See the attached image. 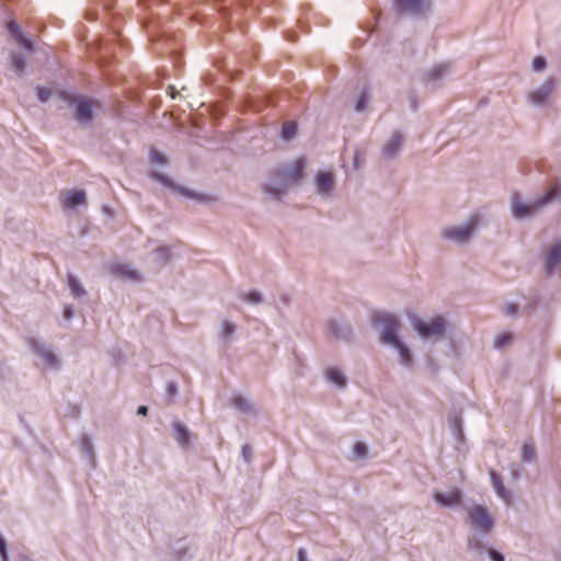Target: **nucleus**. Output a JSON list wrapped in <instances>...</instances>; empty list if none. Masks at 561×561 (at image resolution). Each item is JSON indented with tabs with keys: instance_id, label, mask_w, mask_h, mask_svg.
I'll return each mask as SVG.
<instances>
[{
	"instance_id": "nucleus-29",
	"label": "nucleus",
	"mask_w": 561,
	"mask_h": 561,
	"mask_svg": "<svg viewBox=\"0 0 561 561\" xmlns=\"http://www.w3.org/2000/svg\"><path fill=\"white\" fill-rule=\"evenodd\" d=\"M353 451L357 458H363L367 454V447L364 443L357 442L353 447Z\"/></svg>"
},
{
	"instance_id": "nucleus-45",
	"label": "nucleus",
	"mask_w": 561,
	"mask_h": 561,
	"mask_svg": "<svg viewBox=\"0 0 561 561\" xmlns=\"http://www.w3.org/2000/svg\"><path fill=\"white\" fill-rule=\"evenodd\" d=\"M249 453H250L249 448L244 447L243 448V454H244V457L247 458V460L249 459Z\"/></svg>"
},
{
	"instance_id": "nucleus-26",
	"label": "nucleus",
	"mask_w": 561,
	"mask_h": 561,
	"mask_svg": "<svg viewBox=\"0 0 561 561\" xmlns=\"http://www.w3.org/2000/svg\"><path fill=\"white\" fill-rule=\"evenodd\" d=\"M513 341V335L511 333H502L495 339V346L497 348H503L510 345Z\"/></svg>"
},
{
	"instance_id": "nucleus-38",
	"label": "nucleus",
	"mask_w": 561,
	"mask_h": 561,
	"mask_svg": "<svg viewBox=\"0 0 561 561\" xmlns=\"http://www.w3.org/2000/svg\"><path fill=\"white\" fill-rule=\"evenodd\" d=\"M489 556L492 559V561H504V557L493 549H489Z\"/></svg>"
},
{
	"instance_id": "nucleus-31",
	"label": "nucleus",
	"mask_w": 561,
	"mask_h": 561,
	"mask_svg": "<svg viewBox=\"0 0 561 561\" xmlns=\"http://www.w3.org/2000/svg\"><path fill=\"white\" fill-rule=\"evenodd\" d=\"M39 353L48 365L55 366L57 364V358L49 351H39Z\"/></svg>"
},
{
	"instance_id": "nucleus-36",
	"label": "nucleus",
	"mask_w": 561,
	"mask_h": 561,
	"mask_svg": "<svg viewBox=\"0 0 561 561\" xmlns=\"http://www.w3.org/2000/svg\"><path fill=\"white\" fill-rule=\"evenodd\" d=\"M0 554L2 557V561H8V553H7V545L4 539L0 536Z\"/></svg>"
},
{
	"instance_id": "nucleus-23",
	"label": "nucleus",
	"mask_w": 561,
	"mask_h": 561,
	"mask_svg": "<svg viewBox=\"0 0 561 561\" xmlns=\"http://www.w3.org/2000/svg\"><path fill=\"white\" fill-rule=\"evenodd\" d=\"M491 479H492V482H493V486H494L496 493L499 494V496H501L504 500H507L506 490H505V488L503 485L501 477L496 472L492 471L491 472Z\"/></svg>"
},
{
	"instance_id": "nucleus-40",
	"label": "nucleus",
	"mask_w": 561,
	"mask_h": 561,
	"mask_svg": "<svg viewBox=\"0 0 561 561\" xmlns=\"http://www.w3.org/2000/svg\"><path fill=\"white\" fill-rule=\"evenodd\" d=\"M298 561H308L306 551L304 549L298 550Z\"/></svg>"
},
{
	"instance_id": "nucleus-11",
	"label": "nucleus",
	"mask_w": 561,
	"mask_h": 561,
	"mask_svg": "<svg viewBox=\"0 0 561 561\" xmlns=\"http://www.w3.org/2000/svg\"><path fill=\"white\" fill-rule=\"evenodd\" d=\"M305 160L302 158L297 159L291 169L283 172V179L286 184H295L304 176Z\"/></svg>"
},
{
	"instance_id": "nucleus-3",
	"label": "nucleus",
	"mask_w": 561,
	"mask_h": 561,
	"mask_svg": "<svg viewBox=\"0 0 561 561\" xmlns=\"http://www.w3.org/2000/svg\"><path fill=\"white\" fill-rule=\"evenodd\" d=\"M559 79L550 76L542 83L528 92V100L534 104L550 103L559 87Z\"/></svg>"
},
{
	"instance_id": "nucleus-16",
	"label": "nucleus",
	"mask_w": 561,
	"mask_h": 561,
	"mask_svg": "<svg viewBox=\"0 0 561 561\" xmlns=\"http://www.w3.org/2000/svg\"><path fill=\"white\" fill-rule=\"evenodd\" d=\"M156 180H158L159 182H161L163 185H167L173 190H176L178 192H180L182 195L184 196H187V197H191V198H199V196L197 194H195L194 192L192 191H188L187 188L185 187H182V186H176L168 176L165 175H162V174H159V173H153L152 175Z\"/></svg>"
},
{
	"instance_id": "nucleus-43",
	"label": "nucleus",
	"mask_w": 561,
	"mask_h": 561,
	"mask_svg": "<svg viewBox=\"0 0 561 561\" xmlns=\"http://www.w3.org/2000/svg\"><path fill=\"white\" fill-rule=\"evenodd\" d=\"M64 314H65L66 319L71 318L72 311H71L70 307L65 308Z\"/></svg>"
},
{
	"instance_id": "nucleus-28",
	"label": "nucleus",
	"mask_w": 561,
	"mask_h": 561,
	"mask_svg": "<svg viewBox=\"0 0 561 561\" xmlns=\"http://www.w3.org/2000/svg\"><path fill=\"white\" fill-rule=\"evenodd\" d=\"M12 67L16 71V73H21L24 70L25 61L20 55L12 56Z\"/></svg>"
},
{
	"instance_id": "nucleus-34",
	"label": "nucleus",
	"mask_w": 561,
	"mask_h": 561,
	"mask_svg": "<svg viewBox=\"0 0 561 561\" xmlns=\"http://www.w3.org/2000/svg\"><path fill=\"white\" fill-rule=\"evenodd\" d=\"M234 329H236L234 324L229 321H225L222 323V334L225 336H229V335L233 334Z\"/></svg>"
},
{
	"instance_id": "nucleus-4",
	"label": "nucleus",
	"mask_w": 561,
	"mask_h": 561,
	"mask_svg": "<svg viewBox=\"0 0 561 561\" xmlns=\"http://www.w3.org/2000/svg\"><path fill=\"white\" fill-rule=\"evenodd\" d=\"M375 325H381V341L386 344L398 343L397 330L399 322L394 316L390 313H378L373 319Z\"/></svg>"
},
{
	"instance_id": "nucleus-41",
	"label": "nucleus",
	"mask_w": 561,
	"mask_h": 561,
	"mask_svg": "<svg viewBox=\"0 0 561 561\" xmlns=\"http://www.w3.org/2000/svg\"><path fill=\"white\" fill-rule=\"evenodd\" d=\"M517 308L516 306L514 305H508L506 308H505V312L506 314H514L516 312Z\"/></svg>"
},
{
	"instance_id": "nucleus-12",
	"label": "nucleus",
	"mask_w": 561,
	"mask_h": 561,
	"mask_svg": "<svg viewBox=\"0 0 561 561\" xmlns=\"http://www.w3.org/2000/svg\"><path fill=\"white\" fill-rule=\"evenodd\" d=\"M64 206L75 208L78 205L85 204V193L81 190H71L64 194Z\"/></svg>"
},
{
	"instance_id": "nucleus-8",
	"label": "nucleus",
	"mask_w": 561,
	"mask_h": 561,
	"mask_svg": "<svg viewBox=\"0 0 561 561\" xmlns=\"http://www.w3.org/2000/svg\"><path fill=\"white\" fill-rule=\"evenodd\" d=\"M431 3L432 0H396L399 10L411 14L423 13L430 9Z\"/></svg>"
},
{
	"instance_id": "nucleus-27",
	"label": "nucleus",
	"mask_w": 561,
	"mask_h": 561,
	"mask_svg": "<svg viewBox=\"0 0 561 561\" xmlns=\"http://www.w3.org/2000/svg\"><path fill=\"white\" fill-rule=\"evenodd\" d=\"M231 403L242 412L250 410V403L241 396H236L231 399Z\"/></svg>"
},
{
	"instance_id": "nucleus-9",
	"label": "nucleus",
	"mask_w": 561,
	"mask_h": 561,
	"mask_svg": "<svg viewBox=\"0 0 561 561\" xmlns=\"http://www.w3.org/2000/svg\"><path fill=\"white\" fill-rule=\"evenodd\" d=\"M451 73L449 64H438L433 66L425 73V80L430 83L436 84L444 80Z\"/></svg>"
},
{
	"instance_id": "nucleus-44",
	"label": "nucleus",
	"mask_w": 561,
	"mask_h": 561,
	"mask_svg": "<svg viewBox=\"0 0 561 561\" xmlns=\"http://www.w3.org/2000/svg\"><path fill=\"white\" fill-rule=\"evenodd\" d=\"M169 391L171 394H174L175 393V386L174 385H169Z\"/></svg>"
},
{
	"instance_id": "nucleus-15",
	"label": "nucleus",
	"mask_w": 561,
	"mask_h": 561,
	"mask_svg": "<svg viewBox=\"0 0 561 561\" xmlns=\"http://www.w3.org/2000/svg\"><path fill=\"white\" fill-rule=\"evenodd\" d=\"M8 30L20 46L27 50H32V42L24 36L15 22H10L8 24Z\"/></svg>"
},
{
	"instance_id": "nucleus-10",
	"label": "nucleus",
	"mask_w": 561,
	"mask_h": 561,
	"mask_svg": "<svg viewBox=\"0 0 561 561\" xmlns=\"http://www.w3.org/2000/svg\"><path fill=\"white\" fill-rule=\"evenodd\" d=\"M561 263V240L554 242L545 256V266L548 273Z\"/></svg>"
},
{
	"instance_id": "nucleus-35",
	"label": "nucleus",
	"mask_w": 561,
	"mask_h": 561,
	"mask_svg": "<svg viewBox=\"0 0 561 561\" xmlns=\"http://www.w3.org/2000/svg\"><path fill=\"white\" fill-rule=\"evenodd\" d=\"M118 271L122 275L127 276L129 278H133V279L138 278L137 272L128 270L127 266H121Z\"/></svg>"
},
{
	"instance_id": "nucleus-6",
	"label": "nucleus",
	"mask_w": 561,
	"mask_h": 561,
	"mask_svg": "<svg viewBox=\"0 0 561 561\" xmlns=\"http://www.w3.org/2000/svg\"><path fill=\"white\" fill-rule=\"evenodd\" d=\"M478 225V217L472 216L470 217L469 221L459 227H450L444 230L443 236L446 239L454 240L456 242H465L469 239L473 230L476 229Z\"/></svg>"
},
{
	"instance_id": "nucleus-24",
	"label": "nucleus",
	"mask_w": 561,
	"mask_h": 561,
	"mask_svg": "<svg viewBox=\"0 0 561 561\" xmlns=\"http://www.w3.org/2000/svg\"><path fill=\"white\" fill-rule=\"evenodd\" d=\"M391 345H393L399 351L402 363L404 365H410L411 364V355H410L409 348L404 344H402L400 341H399V344L392 343Z\"/></svg>"
},
{
	"instance_id": "nucleus-19",
	"label": "nucleus",
	"mask_w": 561,
	"mask_h": 561,
	"mask_svg": "<svg viewBox=\"0 0 561 561\" xmlns=\"http://www.w3.org/2000/svg\"><path fill=\"white\" fill-rule=\"evenodd\" d=\"M76 119L81 124H88L92 119V107H77Z\"/></svg>"
},
{
	"instance_id": "nucleus-5",
	"label": "nucleus",
	"mask_w": 561,
	"mask_h": 561,
	"mask_svg": "<svg viewBox=\"0 0 561 561\" xmlns=\"http://www.w3.org/2000/svg\"><path fill=\"white\" fill-rule=\"evenodd\" d=\"M413 327L423 337L442 336L445 332V320L439 316L432 319L430 322L414 318Z\"/></svg>"
},
{
	"instance_id": "nucleus-37",
	"label": "nucleus",
	"mask_w": 561,
	"mask_h": 561,
	"mask_svg": "<svg viewBox=\"0 0 561 561\" xmlns=\"http://www.w3.org/2000/svg\"><path fill=\"white\" fill-rule=\"evenodd\" d=\"M151 158H152L153 161H156V162H158L160 164H163L167 161L165 157L162 153L158 152V151H152L151 152Z\"/></svg>"
},
{
	"instance_id": "nucleus-18",
	"label": "nucleus",
	"mask_w": 561,
	"mask_h": 561,
	"mask_svg": "<svg viewBox=\"0 0 561 561\" xmlns=\"http://www.w3.org/2000/svg\"><path fill=\"white\" fill-rule=\"evenodd\" d=\"M175 431V439L182 446H186L188 444V431L181 423H174L173 425Z\"/></svg>"
},
{
	"instance_id": "nucleus-22",
	"label": "nucleus",
	"mask_w": 561,
	"mask_h": 561,
	"mask_svg": "<svg viewBox=\"0 0 561 561\" xmlns=\"http://www.w3.org/2000/svg\"><path fill=\"white\" fill-rule=\"evenodd\" d=\"M297 133V124L293 121L286 122L282 127V137L285 140H289L296 136Z\"/></svg>"
},
{
	"instance_id": "nucleus-17",
	"label": "nucleus",
	"mask_w": 561,
	"mask_h": 561,
	"mask_svg": "<svg viewBox=\"0 0 561 561\" xmlns=\"http://www.w3.org/2000/svg\"><path fill=\"white\" fill-rule=\"evenodd\" d=\"M403 138L400 134L396 133L391 136L389 141L383 147V152L386 156L391 157L393 156L398 149L402 146Z\"/></svg>"
},
{
	"instance_id": "nucleus-30",
	"label": "nucleus",
	"mask_w": 561,
	"mask_h": 561,
	"mask_svg": "<svg viewBox=\"0 0 561 561\" xmlns=\"http://www.w3.org/2000/svg\"><path fill=\"white\" fill-rule=\"evenodd\" d=\"M535 457V449L533 446L525 444L523 447V459L526 461L531 460Z\"/></svg>"
},
{
	"instance_id": "nucleus-20",
	"label": "nucleus",
	"mask_w": 561,
	"mask_h": 561,
	"mask_svg": "<svg viewBox=\"0 0 561 561\" xmlns=\"http://www.w3.org/2000/svg\"><path fill=\"white\" fill-rule=\"evenodd\" d=\"M327 378L331 382H333V383H335V385H337L340 387H343L345 385L344 375L339 369H336V368H329L327 370Z\"/></svg>"
},
{
	"instance_id": "nucleus-21",
	"label": "nucleus",
	"mask_w": 561,
	"mask_h": 561,
	"mask_svg": "<svg viewBox=\"0 0 561 561\" xmlns=\"http://www.w3.org/2000/svg\"><path fill=\"white\" fill-rule=\"evenodd\" d=\"M68 285L73 297H81L85 294V290L80 282L72 275L68 277Z\"/></svg>"
},
{
	"instance_id": "nucleus-14",
	"label": "nucleus",
	"mask_w": 561,
	"mask_h": 561,
	"mask_svg": "<svg viewBox=\"0 0 561 561\" xmlns=\"http://www.w3.org/2000/svg\"><path fill=\"white\" fill-rule=\"evenodd\" d=\"M317 188L320 193L327 194L333 190L334 179L330 172H320L316 180Z\"/></svg>"
},
{
	"instance_id": "nucleus-33",
	"label": "nucleus",
	"mask_w": 561,
	"mask_h": 561,
	"mask_svg": "<svg viewBox=\"0 0 561 561\" xmlns=\"http://www.w3.org/2000/svg\"><path fill=\"white\" fill-rule=\"evenodd\" d=\"M243 299L251 304H257L261 300V296L256 291H251V293L243 295Z\"/></svg>"
},
{
	"instance_id": "nucleus-7",
	"label": "nucleus",
	"mask_w": 561,
	"mask_h": 561,
	"mask_svg": "<svg viewBox=\"0 0 561 561\" xmlns=\"http://www.w3.org/2000/svg\"><path fill=\"white\" fill-rule=\"evenodd\" d=\"M469 517L473 527L480 529L483 533H488L492 528V518L490 517L486 508L483 506L477 505L470 508Z\"/></svg>"
},
{
	"instance_id": "nucleus-13",
	"label": "nucleus",
	"mask_w": 561,
	"mask_h": 561,
	"mask_svg": "<svg viewBox=\"0 0 561 561\" xmlns=\"http://www.w3.org/2000/svg\"><path fill=\"white\" fill-rule=\"evenodd\" d=\"M434 499L437 503L444 506H453L460 503L461 494L458 490L448 493H435Z\"/></svg>"
},
{
	"instance_id": "nucleus-32",
	"label": "nucleus",
	"mask_w": 561,
	"mask_h": 561,
	"mask_svg": "<svg viewBox=\"0 0 561 561\" xmlns=\"http://www.w3.org/2000/svg\"><path fill=\"white\" fill-rule=\"evenodd\" d=\"M169 91L172 100L186 101V99L182 95V92L186 91L185 87H183L181 91H175L174 88L169 87Z\"/></svg>"
},
{
	"instance_id": "nucleus-25",
	"label": "nucleus",
	"mask_w": 561,
	"mask_h": 561,
	"mask_svg": "<svg viewBox=\"0 0 561 561\" xmlns=\"http://www.w3.org/2000/svg\"><path fill=\"white\" fill-rule=\"evenodd\" d=\"M547 68V60L542 56H536L531 61V70L535 72H543Z\"/></svg>"
},
{
	"instance_id": "nucleus-39",
	"label": "nucleus",
	"mask_w": 561,
	"mask_h": 561,
	"mask_svg": "<svg viewBox=\"0 0 561 561\" xmlns=\"http://www.w3.org/2000/svg\"><path fill=\"white\" fill-rule=\"evenodd\" d=\"M368 101L369 100H368L366 93L365 92H360V95H359V98H358V100H357L355 105L362 106V105H365Z\"/></svg>"
},
{
	"instance_id": "nucleus-42",
	"label": "nucleus",
	"mask_w": 561,
	"mask_h": 561,
	"mask_svg": "<svg viewBox=\"0 0 561 561\" xmlns=\"http://www.w3.org/2000/svg\"><path fill=\"white\" fill-rule=\"evenodd\" d=\"M137 413L138 414H141V415H147L148 413V408L146 405H140L137 410Z\"/></svg>"
},
{
	"instance_id": "nucleus-1",
	"label": "nucleus",
	"mask_w": 561,
	"mask_h": 561,
	"mask_svg": "<svg viewBox=\"0 0 561 561\" xmlns=\"http://www.w3.org/2000/svg\"><path fill=\"white\" fill-rule=\"evenodd\" d=\"M38 101L42 103L54 102L59 103L64 102L68 105H95L90 99L84 95H77L75 93H70L68 91L61 90H49L45 88L37 89Z\"/></svg>"
},
{
	"instance_id": "nucleus-2",
	"label": "nucleus",
	"mask_w": 561,
	"mask_h": 561,
	"mask_svg": "<svg viewBox=\"0 0 561 561\" xmlns=\"http://www.w3.org/2000/svg\"><path fill=\"white\" fill-rule=\"evenodd\" d=\"M560 193V187L558 184L551 186L549 191L538 201L531 203V204H524L522 203L517 196L513 197L512 202V210L515 217L517 218H524L526 216H529L550 203L552 199H554Z\"/></svg>"
}]
</instances>
